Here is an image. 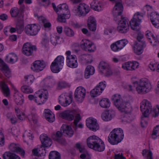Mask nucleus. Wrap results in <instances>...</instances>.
<instances>
[{
    "label": "nucleus",
    "instance_id": "23",
    "mask_svg": "<svg viewBox=\"0 0 159 159\" xmlns=\"http://www.w3.org/2000/svg\"><path fill=\"white\" fill-rule=\"evenodd\" d=\"M145 47V43L143 42L142 44L135 42L132 48L134 53L136 55H139L142 53L143 48Z\"/></svg>",
    "mask_w": 159,
    "mask_h": 159
},
{
    "label": "nucleus",
    "instance_id": "62",
    "mask_svg": "<svg viewBox=\"0 0 159 159\" xmlns=\"http://www.w3.org/2000/svg\"><path fill=\"white\" fill-rule=\"evenodd\" d=\"M59 36H57L56 37H51L50 38L51 42L53 45H56L57 43V39H59Z\"/></svg>",
    "mask_w": 159,
    "mask_h": 159
},
{
    "label": "nucleus",
    "instance_id": "39",
    "mask_svg": "<svg viewBox=\"0 0 159 159\" xmlns=\"http://www.w3.org/2000/svg\"><path fill=\"white\" fill-rule=\"evenodd\" d=\"M64 32L66 36L69 37H73L75 34L73 30L68 27H65L64 28Z\"/></svg>",
    "mask_w": 159,
    "mask_h": 159
},
{
    "label": "nucleus",
    "instance_id": "35",
    "mask_svg": "<svg viewBox=\"0 0 159 159\" xmlns=\"http://www.w3.org/2000/svg\"><path fill=\"white\" fill-rule=\"evenodd\" d=\"M99 104L102 107L104 108H108L110 106L111 102L108 99L104 98L100 101Z\"/></svg>",
    "mask_w": 159,
    "mask_h": 159
},
{
    "label": "nucleus",
    "instance_id": "40",
    "mask_svg": "<svg viewBox=\"0 0 159 159\" xmlns=\"http://www.w3.org/2000/svg\"><path fill=\"white\" fill-rule=\"evenodd\" d=\"M18 58L17 55L14 53L10 54L6 57V60L10 63H13L16 61Z\"/></svg>",
    "mask_w": 159,
    "mask_h": 159
},
{
    "label": "nucleus",
    "instance_id": "29",
    "mask_svg": "<svg viewBox=\"0 0 159 159\" xmlns=\"http://www.w3.org/2000/svg\"><path fill=\"white\" fill-rule=\"evenodd\" d=\"M44 115L46 120L50 122H52L55 120L54 114L50 110L46 109L44 110Z\"/></svg>",
    "mask_w": 159,
    "mask_h": 159
},
{
    "label": "nucleus",
    "instance_id": "55",
    "mask_svg": "<svg viewBox=\"0 0 159 159\" xmlns=\"http://www.w3.org/2000/svg\"><path fill=\"white\" fill-rule=\"evenodd\" d=\"M13 89L14 90V98H18L20 97H21L23 96V95L20 93L18 91L17 89L14 87H13Z\"/></svg>",
    "mask_w": 159,
    "mask_h": 159
},
{
    "label": "nucleus",
    "instance_id": "60",
    "mask_svg": "<svg viewBox=\"0 0 159 159\" xmlns=\"http://www.w3.org/2000/svg\"><path fill=\"white\" fill-rule=\"evenodd\" d=\"M143 35L141 33L139 32L138 33L137 37V39L139 42L138 43H140L141 44H142L143 42H144H144H143L142 40V39H143Z\"/></svg>",
    "mask_w": 159,
    "mask_h": 159
},
{
    "label": "nucleus",
    "instance_id": "4",
    "mask_svg": "<svg viewBox=\"0 0 159 159\" xmlns=\"http://www.w3.org/2000/svg\"><path fill=\"white\" fill-rule=\"evenodd\" d=\"M134 84L136 91L139 94H146L149 92L152 88L149 80L145 78L141 79L139 81H135Z\"/></svg>",
    "mask_w": 159,
    "mask_h": 159
},
{
    "label": "nucleus",
    "instance_id": "2",
    "mask_svg": "<svg viewBox=\"0 0 159 159\" xmlns=\"http://www.w3.org/2000/svg\"><path fill=\"white\" fill-rule=\"evenodd\" d=\"M86 142L89 148L96 151L102 152L105 150V145L104 142L96 136H90L87 138Z\"/></svg>",
    "mask_w": 159,
    "mask_h": 159
},
{
    "label": "nucleus",
    "instance_id": "10",
    "mask_svg": "<svg viewBox=\"0 0 159 159\" xmlns=\"http://www.w3.org/2000/svg\"><path fill=\"white\" fill-rule=\"evenodd\" d=\"M40 29V26L38 24H30L25 26L24 31L28 35L34 36L37 34Z\"/></svg>",
    "mask_w": 159,
    "mask_h": 159
},
{
    "label": "nucleus",
    "instance_id": "56",
    "mask_svg": "<svg viewBox=\"0 0 159 159\" xmlns=\"http://www.w3.org/2000/svg\"><path fill=\"white\" fill-rule=\"evenodd\" d=\"M39 154L40 156H45L46 154V151L44 148L42 146L40 147L39 148Z\"/></svg>",
    "mask_w": 159,
    "mask_h": 159
},
{
    "label": "nucleus",
    "instance_id": "17",
    "mask_svg": "<svg viewBox=\"0 0 159 159\" xmlns=\"http://www.w3.org/2000/svg\"><path fill=\"white\" fill-rule=\"evenodd\" d=\"M86 90L82 87L77 88L75 92V99L80 102L83 101L85 95Z\"/></svg>",
    "mask_w": 159,
    "mask_h": 159
},
{
    "label": "nucleus",
    "instance_id": "44",
    "mask_svg": "<svg viewBox=\"0 0 159 159\" xmlns=\"http://www.w3.org/2000/svg\"><path fill=\"white\" fill-rule=\"evenodd\" d=\"M15 111L18 119L21 120H23L25 119V113L21 111L18 107H16L15 108Z\"/></svg>",
    "mask_w": 159,
    "mask_h": 159
},
{
    "label": "nucleus",
    "instance_id": "61",
    "mask_svg": "<svg viewBox=\"0 0 159 159\" xmlns=\"http://www.w3.org/2000/svg\"><path fill=\"white\" fill-rule=\"evenodd\" d=\"M76 147L79 150L80 152L84 153V152L85 150L84 148L82 147L79 143H77L76 144Z\"/></svg>",
    "mask_w": 159,
    "mask_h": 159
},
{
    "label": "nucleus",
    "instance_id": "57",
    "mask_svg": "<svg viewBox=\"0 0 159 159\" xmlns=\"http://www.w3.org/2000/svg\"><path fill=\"white\" fill-rule=\"evenodd\" d=\"M90 25L87 24L88 27L89 29L93 31H95L96 28V23H90Z\"/></svg>",
    "mask_w": 159,
    "mask_h": 159
},
{
    "label": "nucleus",
    "instance_id": "58",
    "mask_svg": "<svg viewBox=\"0 0 159 159\" xmlns=\"http://www.w3.org/2000/svg\"><path fill=\"white\" fill-rule=\"evenodd\" d=\"M40 3L43 6L47 7L49 6L50 4L49 0H39Z\"/></svg>",
    "mask_w": 159,
    "mask_h": 159
},
{
    "label": "nucleus",
    "instance_id": "36",
    "mask_svg": "<svg viewBox=\"0 0 159 159\" xmlns=\"http://www.w3.org/2000/svg\"><path fill=\"white\" fill-rule=\"evenodd\" d=\"M19 10L16 7L12 8L10 10L11 16L13 17H17V20L20 19V17H23V16L19 13Z\"/></svg>",
    "mask_w": 159,
    "mask_h": 159
},
{
    "label": "nucleus",
    "instance_id": "37",
    "mask_svg": "<svg viewBox=\"0 0 159 159\" xmlns=\"http://www.w3.org/2000/svg\"><path fill=\"white\" fill-rule=\"evenodd\" d=\"M57 14L58 15L57 20L58 21L61 23L66 22V19H69L70 17V15L66 13H61L60 15H59V13Z\"/></svg>",
    "mask_w": 159,
    "mask_h": 159
},
{
    "label": "nucleus",
    "instance_id": "50",
    "mask_svg": "<svg viewBox=\"0 0 159 159\" xmlns=\"http://www.w3.org/2000/svg\"><path fill=\"white\" fill-rule=\"evenodd\" d=\"M83 58L84 59L85 62L87 64L91 63L93 61L92 57L89 55H83Z\"/></svg>",
    "mask_w": 159,
    "mask_h": 159
},
{
    "label": "nucleus",
    "instance_id": "22",
    "mask_svg": "<svg viewBox=\"0 0 159 159\" xmlns=\"http://www.w3.org/2000/svg\"><path fill=\"white\" fill-rule=\"evenodd\" d=\"M72 100V96L70 94L68 98L65 95H61L59 97V102L60 104L64 107H66L69 105Z\"/></svg>",
    "mask_w": 159,
    "mask_h": 159
},
{
    "label": "nucleus",
    "instance_id": "1",
    "mask_svg": "<svg viewBox=\"0 0 159 159\" xmlns=\"http://www.w3.org/2000/svg\"><path fill=\"white\" fill-rule=\"evenodd\" d=\"M111 100L113 101L114 105L118 110L125 114V118H127V117H128V120H126L129 122L131 120L130 113L132 109L130 100L123 101L121 95L119 94H116L113 95L112 97Z\"/></svg>",
    "mask_w": 159,
    "mask_h": 159
},
{
    "label": "nucleus",
    "instance_id": "25",
    "mask_svg": "<svg viewBox=\"0 0 159 159\" xmlns=\"http://www.w3.org/2000/svg\"><path fill=\"white\" fill-rule=\"evenodd\" d=\"M61 130L63 134L68 137H71L73 134V131L71 127L68 125L63 124L61 127Z\"/></svg>",
    "mask_w": 159,
    "mask_h": 159
},
{
    "label": "nucleus",
    "instance_id": "53",
    "mask_svg": "<svg viewBox=\"0 0 159 159\" xmlns=\"http://www.w3.org/2000/svg\"><path fill=\"white\" fill-rule=\"evenodd\" d=\"M62 133H61L60 131H58L56 132V134H53L52 135V137L53 139L56 141H58L61 137Z\"/></svg>",
    "mask_w": 159,
    "mask_h": 159
},
{
    "label": "nucleus",
    "instance_id": "5",
    "mask_svg": "<svg viewBox=\"0 0 159 159\" xmlns=\"http://www.w3.org/2000/svg\"><path fill=\"white\" fill-rule=\"evenodd\" d=\"M124 135L123 131L121 129H115L110 133L107 140L112 145L117 144L122 140Z\"/></svg>",
    "mask_w": 159,
    "mask_h": 159
},
{
    "label": "nucleus",
    "instance_id": "38",
    "mask_svg": "<svg viewBox=\"0 0 159 159\" xmlns=\"http://www.w3.org/2000/svg\"><path fill=\"white\" fill-rule=\"evenodd\" d=\"M23 137L24 140L27 142L31 141L34 138L30 131H26L23 135Z\"/></svg>",
    "mask_w": 159,
    "mask_h": 159
},
{
    "label": "nucleus",
    "instance_id": "8",
    "mask_svg": "<svg viewBox=\"0 0 159 159\" xmlns=\"http://www.w3.org/2000/svg\"><path fill=\"white\" fill-rule=\"evenodd\" d=\"M115 4L113 9L112 14L115 20H118L119 18L124 17L121 16L123 10V6L121 0L115 2Z\"/></svg>",
    "mask_w": 159,
    "mask_h": 159
},
{
    "label": "nucleus",
    "instance_id": "52",
    "mask_svg": "<svg viewBox=\"0 0 159 159\" xmlns=\"http://www.w3.org/2000/svg\"><path fill=\"white\" fill-rule=\"evenodd\" d=\"M15 101L16 103L18 105H22L24 101V98L23 96L14 98Z\"/></svg>",
    "mask_w": 159,
    "mask_h": 159
},
{
    "label": "nucleus",
    "instance_id": "34",
    "mask_svg": "<svg viewBox=\"0 0 159 159\" xmlns=\"http://www.w3.org/2000/svg\"><path fill=\"white\" fill-rule=\"evenodd\" d=\"M0 85L4 95L6 97L9 96L10 95V90L7 85L3 82H1Z\"/></svg>",
    "mask_w": 159,
    "mask_h": 159
},
{
    "label": "nucleus",
    "instance_id": "14",
    "mask_svg": "<svg viewBox=\"0 0 159 159\" xmlns=\"http://www.w3.org/2000/svg\"><path fill=\"white\" fill-rule=\"evenodd\" d=\"M37 93L40 95L38 96L34 99V101L38 105H41L43 104L48 99V93L47 90H39L37 92Z\"/></svg>",
    "mask_w": 159,
    "mask_h": 159
},
{
    "label": "nucleus",
    "instance_id": "12",
    "mask_svg": "<svg viewBox=\"0 0 159 159\" xmlns=\"http://www.w3.org/2000/svg\"><path fill=\"white\" fill-rule=\"evenodd\" d=\"M66 65L69 67L72 68H76L78 66V63L76 57L75 55H71L70 52L67 51L66 52Z\"/></svg>",
    "mask_w": 159,
    "mask_h": 159
},
{
    "label": "nucleus",
    "instance_id": "46",
    "mask_svg": "<svg viewBox=\"0 0 159 159\" xmlns=\"http://www.w3.org/2000/svg\"><path fill=\"white\" fill-rule=\"evenodd\" d=\"M158 136H159V125L157 126L154 129L152 135V137L153 139H155Z\"/></svg>",
    "mask_w": 159,
    "mask_h": 159
},
{
    "label": "nucleus",
    "instance_id": "59",
    "mask_svg": "<svg viewBox=\"0 0 159 159\" xmlns=\"http://www.w3.org/2000/svg\"><path fill=\"white\" fill-rule=\"evenodd\" d=\"M118 47L116 42L112 44L111 46V49L114 52H117L120 51Z\"/></svg>",
    "mask_w": 159,
    "mask_h": 159
},
{
    "label": "nucleus",
    "instance_id": "51",
    "mask_svg": "<svg viewBox=\"0 0 159 159\" xmlns=\"http://www.w3.org/2000/svg\"><path fill=\"white\" fill-rule=\"evenodd\" d=\"M14 154L10 152H6L3 155V159H12Z\"/></svg>",
    "mask_w": 159,
    "mask_h": 159
},
{
    "label": "nucleus",
    "instance_id": "26",
    "mask_svg": "<svg viewBox=\"0 0 159 159\" xmlns=\"http://www.w3.org/2000/svg\"><path fill=\"white\" fill-rule=\"evenodd\" d=\"M40 139L44 147H48L50 146L52 142L50 139L46 134H42L40 136Z\"/></svg>",
    "mask_w": 159,
    "mask_h": 159
},
{
    "label": "nucleus",
    "instance_id": "45",
    "mask_svg": "<svg viewBox=\"0 0 159 159\" xmlns=\"http://www.w3.org/2000/svg\"><path fill=\"white\" fill-rule=\"evenodd\" d=\"M4 75L7 78H9L11 76V71L7 65L4 67L2 69Z\"/></svg>",
    "mask_w": 159,
    "mask_h": 159
},
{
    "label": "nucleus",
    "instance_id": "19",
    "mask_svg": "<svg viewBox=\"0 0 159 159\" xmlns=\"http://www.w3.org/2000/svg\"><path fill=\"white\" fill-rule=\"evenodd\" d=\"M45 66L46 64L44 61L37 60L34 62L31 68L34 71L39 72L42 70Z\"/></svg>",
    "mask_w": 159,
    "mask_h": 159
},
{
    "label": "nucleus",
    "instance_id": "13",
    "mask_svg": "<svg viewBox=\"0 0 159 159\" xmlns=\"http://www.w3.org/2000/svg\"><path fill=\"white\" fill-rule=\"evenodd\" d=\"M37 49V48L35 45H33L29 43H26L24 44L22 51L24 54L29 56L31 55Z\"/></svg>",
    "mask_w": 159,
    "mask_h": 159
},
{
    "label": "nucleus",
    "instance_id": "27",
    "mask_svg": "<svg viewBox=\"0 0 159 159\" xmlns=\"http://www.w3.org/2000/svg\"><path fill=\"white\" fill-rule=\"evenodd\" d=\"M150 20L153 25L156 28L159 27V15L156 12L151 13Z\"/></svg>",
    "mask_w": 159,
    "mask_h": 159
},
{
    "label": "nucleus",
    "instance_id": "7",
    "mask_svg": "<svg viewBox=\"0 0 159 159\" xmlns=\"http://www.w3.org/2000/svg\"><path fill=\"white\" fill-rule=\"evenodd\" d=\"M89 8L88 5L84 3L80 4L77 7H74L72 11L75 15L79 16H84L89 11Z\"/></svg>",
    "mask_w": 159,
    "mask_h": 159
},
{
    "label": "nucleus",
    "instance_id": "9",
    "mask_svg": "<svg viewBox=\"0 0 159 159\" xmlns=\"http://www.w3.org/2000/svg\"><path fill=\"white\" fill-rule=\"evenodd\" d=\"M143 17L142 14L138 12L134 16L133 18L129 22L131 29L136 31H139L140 29L139 23Z\"/></svg>",
    "mask_w": 159,
    "mask_h": 159
},
{
    "label": "nucleus",
    "instance_id": "3",
    "mask_svg": "<svg viewBox=\"0 0 159 159\" xmlns=\"http://www.w3.org/2000/svg\"><path fill=\"white\" fill-rule=\"evenodd\" d=\"M140 108L143 114L145 117H148L150 114H151L154 117H156L158 116L159 108L152 109L151 103L147 100H143L141 103Z\"/></svg>",
    "mask_w": 159,
    "mask_h": 159
},
{
    "label": "nucleus",
    "instance_id": "24",
    "mask_svg": "<svg viewBox=\"0 0 159 159\" xmlns=\"http://www.w3.org/2000/svg\"><path fill=\"white\" fill-rule=\"evenodd\" d=\"M114 111L112 110H107L101 114V118L105 121L111 120L114 115Z\"/></svg>",
    "mask_w": 159,
    "mask_h": 159
},
{
    "label": "nucleus",
    "instance_id": "63",
    "mask_svg": "<svg viewBox=\"0 0 159 159\" xmlns=\"http://www.w3.org/2000/svg\"><path fill=\"white\" fill-rule=\"evenodd\" d=\"M4 137L3 133L0 132V146H2L4 144Z\"/></svg>",
    "mask_w": 159,
    "mask_h": 159
},
{
    "label": "nucleus",
    "instance_id": "31",
    "mask_svg": "<svg viewBox=\"0 0 159 159\" xmlns=\"http://www.w3.org/2000/svg\"><path fill=\"white\" fill-rule=\"evenodd\" d=\"M60 115L63 118L69 121L72 120L74 118L73 112L69 111L62 112L60 114Z\"/></svg>",
    "mask_w": 159,
    "mask_h": 159
},
{
    "label": "nucleus",
    "instance_id": "15",
    "mask_svg": "<svg viewBox=\"0 0 159 159\" xmlns=\"http://www.w3.org/2000/svg\"><path fill=\"white\" fill-rule=\"evenodd\" d=\"M86 121V126L90 130L96 131L99 129V125L95 119L90 117L87 119Z\"/></svg>",
    "mask_w": 159,
    "mask_h": 159
},
{
    "label": "nucleus",
    "instance_id": "54",
    "mask_svg": "<svg viewBox=\"0 0 159 159\" xmlns=\"http://www.w3.org/2000/svg\"><path fill=\"white\" fill-rule=\"evenodd\" d=\"M25 81H27L28 83L31 84L34 80V78L32 75H30L25 77Z\"/></svg>",
    "mask_w": 159,
    "mask_h": 159
},
{
    "label": "nucleus",
    "instance_id": "64",
    "mask_svg": "<svg viewBox=\"0 0 159 159\" xmlns=\"http://www.w3.org/2000/svg\"><path fill=\"white\" fill-rule=\"evenodd\" d=\"M132 70H134L137 69L139 66V63L137 61L131 62Z\"/></svg>",
    "mask_w": 159,
    "mask_h": 159
},
{
    "label": "nucleus",
    "instance_id": "43",
    "mask_svg": "<svg viewBox=\"0 0 159 159\" xmlns=\"http://www.w3.org/2000/svg\"><path fill=\"white\" fill-rule=\"evenodd\" d=\"M128 43V41L125 39H122L116 42L120 50L122 49Z\"/></svg>",
    "mask_w": 159,
    "mask_h": 159
},
{
    "label": "nucleus",
    "instance_id": "32",
    "mask_svg": "<svg viewBox=\"0 0 159 159\" xmlns=\"http://www.w3.org/2000/svg\"><path fill=\"white\" fill-rule=\"evenodd\" d=\"M95 69L94 67L91 65L88 66L86 68L85 73V77L88 79L91 75H93L94 73Z\"/></svg>",
    "mask_w": 159,
    "mask_h": 159
},
{
    "label": "nucleus",
    "instance_id": "33",
    "mask_svg": "<svg viewBox=\"0 0 159 159\" xmlns=\"http://www.w3.org/2000/svg\"><path fill=\"white\" fill-rule=\"evenodd\" d=\"M18 21L16 28L17 32L19 33H21L24 29L23 17H20V19Z\"/></svg>",
    "mask_w": 159,
    "mask_h": 159
},
{
    "label": "nucleus",
    "instance_id": "41",
    "mask_svg": "<svg viewBox=\"0 0 159 159\" xmlns=\"http://www.w3.org/2000/svg\"><path fill=\"white\" fill-rule=\"evenodd\" d=\"M49 158V159H60V155L58 152L52 151L50 152Z\"/></svg>",
    "mask_w": 159,
    "mask_h": 159
},
{
    "label": "nucleus",
    "instance_id": "28",
    "mask_svg": "<svg viewBox=\"0 0 159 159\" xmlns=\"http://www.w3.org/2000/svg\"><path fill=\"white\" fill-rule=\"evenodd\" d=\"M10 150L13 152L19 153L21 155L24 156L25 154V152L24 150L18 146L14 143L11 144L9 146Z\"/></svg>",
    "mask_w": 159,
    "mask_h": 159
},
{
    "label": "nucleus",
    "instance_id": "20",
    "mask_svg": "<svg viewBox=\"0 0 159 159\" xmlns=\"http://www.w3.org/2000/svg\"><path fill=\"white\" fill-rule=\"evenodd\" d=\"M93 44L90 41L87 39L82 40L80 43L81 48L86 51L89 52H93L94 49L92 48Z\"/></svg>",
    "mask_w": 159,
    "mask_h": 159
},
{
    "label": "nucleus",
    "instance_id": "18",
    "mask_svg": "<svg viewBox=\"0 0 159 159\" xmlns=\"http://www.w3.org/2000/svg\"><path fill=\"white\" fill-rule=\"evenodd\" d=\"M98 67L100 71L105 74L107 76L110 75L112 74V72L109 65L107 63L104 61H101L100 62Z\"/></svg>",
    "mask_w": 159,
    "mask_h": 159
},
{
    "label": "nucleus",
    "instance_id": "47",
    "mask_svg": "<svg viewBox=\"0 0 159 159\" xmlns=\"http://www.w3.org/2000/svg\"><path fill=\"white\" fill-rule=\"evenodd\" d=\"M148 150L144 149L143 151L142 154L144 156H145L147 158V159H152V153L151 151H149L148 152Z\"/></svg>",
    "mask_w": 159,
    "mask_h": 159
},
{
    "label": "nucleus",
    "instance_id": "42",
    "mask_svg": "<svg viewBox=\"0 0 159 159\" xmlns=\"http://www.w3.org/2000/svg\"><path fill=\"white\" fill-rule=\"evenodd\" d=\"M21 90L24 93L27 94L32 93L33 92V90L31 87L26 85L22 86Z\"/></svg>",
    "mask_w": 159,
    "mask_h": 159
},
{
    "label": "nucleus",
    "instance_id": "48",
    "mask_svg": "<svg viewBox=\"0 0 159 159\" xmlns=\"http://www.w3.org/2000/svg\"><path fill=\"white\" fill-rule=\"evenodd\" d=\"M81 119V117L79 114H77L75 116L74 121V126L73 128L74 129L76 130L77 129V124Z\"/></svg>",
    "mask_w": 159,
    "mask_h": 159
},
{
    "label": "nucleus",
    "instance_id": "6",
    "mask_svg": "<svg viewBox=\"0 0 159 159\" xmlns=\"http://www.w3.org/2000/svg\"><path fill=\"white\" fill-rule=\"evenodd\" d=\"M64 57L61 56H59L55 59L50 66L51 69L53 72L57 73L60 71L64 65Z\"/></svg>",
    "mask_w": 159,
    "mask_h": 159
},
{
    "label": "nucleus",
    "instance_id": "21",
    "mask_svg": "<svg viewBox=\"0 0 159 159\" xmlns=\"http://www.w3.org/2000/svg\"><path fill=\"white\" fill-rule=\"evenodd\" d=\"M54 10L57 12H59L61 13H67L68 11V7L66 4H63L58 5L56 7V5L54 3L51 4Z\"/></svg>",
    "mask_w": 159,
    "mask_h": 159
},
{
    "label": "nucleus",
    "instance_id": "11",
    "mask_svg": "<svg viewBox=\"0 0 159 159\" xmlns=\"http://www.w3.org/2000/svg\"><path fill=\"white\" fill-rule=\"evenodd\" d=\"M117 21H119L117 30L120 33H127L129 30V25L127 20L125 17H124L119 18V20Z\"/></svg>",
    "mask_w": 159,
    "mask_h": 159
},
{
    "label": "nucleus",
    "instance_id": "30",
    "mask_svg": "<svg viewBox=\"0 0 159 159\" xmlns=\"http://www.w3.org/2000/svg\"><path fill=\"white\" fill-rule=\"evenodd\" d=\"M91 8L95 11H100L103 8L102 4L99 1L96 0H93L90 4Z\"/></svg>",
    "mask_w": 159,
    "mask_h": 159
},
{
    "label": "nucleus",
    "instance_id": "49",
    "mask_svg": "<svg viewBox=\"0 0 159 159\" xmlns=\"http://www.w3.org/2000/svg\"><path fill=\"white\" fill-rule=\"evenodd\" d=\"M131 65V62H127L122 65L123 68L127 70H132Z\"/></svg>",
    "mask_w": 159,
    "mask_h": 159
},
{
    "label": "nucleus",
    "instance_id": "16",
    "mask_svg": "<svg viewBox=\"0 0 159 159\" xmlns=\"http://www.w3.org/2000/svg\"><path fill=\"white\" fill-rule=\"evenodd\" d=\"M105 87V84L102 82H100L94 89L91 91L90 92L91 96L93 98L100 94Z\"/></svg>",
    "mask_w": 159,
    "mask_h": 159
}]
</instances>
